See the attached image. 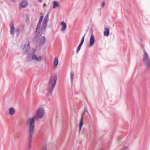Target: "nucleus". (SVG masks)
Wrapping results in <instances>:
<instances>
[{
  "label": "nucleus",
  "mask_w": 150,
  "mask_h": 150,
  "mask_svg": "<svg viewBox=\"0 0 150 150\" xmlns=\"http://www.w3.org/2000/svg\"><path fill=\"white\" fill-rule=\"evenodd\" d=\"M48 16L47 14L45 17L42 23V25L41 28L39 29L40 26L41 22L38 21L36 28L35 35L34 37V40L36 42L38 40L39 37L41 35L44 33L46 30L47 23V20L48 19Z\"/></svg>",
  "instance_id": "1"
},
{
  "label": "nucleus",
  "mask_w": 150,
  "mask_h": 150,
  "mask_svg": "<svg viewBox=\"0 0 150 150\" xmlns=\"http://www.w3.org/2000/svg\"><path fill=\"white\" fill-rule=\"evenodd\" d=\"M57 81V75H52L48 84V90L47 95L48 96H51L56 84Z\"/></svg>",
  "instance_id": "2"
},
{
  "label": "nucleus",
  "mask_w": 150,
  "mask_h": 150,
  "mask_svg": "<svg viewBox=\"0 0 150 150\" xmlns=\"http://www.w3.org/2000/svg\"><path fill=\"white\" fill-rule=\"evenodd\" d=\"M45 111L43 108L42 107L39 108L37 110L36 112V116H33L32 118L28 119L27 120V124L30 125V123H28V122L32 119L33 118L34 121V126H35V121L38 118L41 119L42 118L44 115Z\"/></svg>",
  "instance_id": "3"
},
{
  "label": "nucleus",
  "mask_w": 150,
  "mask_h": 150,
  "mask_svg": "<svg viewBox=\"0 0 150 150\" xmlns=\"http://www.w3.org/2000/svg\"><path fill=\"white\" fill-rule=\"evenodd\" d=\"M34 121L33 118L29 121L28 123H30L29 127V136L28 137V142L31 143L32 141V138L33 134V132L35 129L34 125Z\"/></svg>",
  "instance_id": "4"
},
{
  "label": "nucleus",
  "mask_w": 150,
  "mask_h": 150,
  "mask_svg": "<svg viewBox=\"0 0 150 150\" xmlns=\"http://www.w3.org/2000/svg\"><path fill=\"white\" fill-rule=\"evenodd\" d=\"M143 51V61L147 68H150V57L144 48Z\"/></svg>",
  "instance_id": "5"
},
{
  "label": "nucleus",
  "mask_w": 150,
  "mask_h": 150,
  "mask_svg": "<svg viewBox=\"0 0 150 150\" xmlns=\"http://www.w3.org/2000/svg\"><path fill=\"white\" fill-rule=\"evenodd\" d=\"M25 43L23 44L24 47L23 49V53L25 54L30 49V42L28 40H25Z\"/></svg>",
  "instance_id": "6"
},
{
  "label": "nucleus",
  "mask_w": 150,
  "mask_h": 150,
  "mask_svg": "<svg viewBox=\"0 0 150 150\" xmlns=\"http://www.w3.org/2000/svg\"><path fill=\"white\" fill-rule=\"evenodd\" d=\"M11 34L12 35H14V32L16 31L17 33V36H18L19 34V31L18 28H15L13 25V22H11L10 24Z\"/></svg>",
  "instance_id": "7"
},
{
  "label": "nucleus",
  "mask_w": 150,
  "mask_h": 150,
  "mask_svg": "<svg viewBox=\"0 0 150 150\" xmlns=\"http://www.w3.org/2000/svg\"><path fill=\"white\" fill-rule=\"evenodd\" d=\"M32 59L35 61L39 62L42 61V58L38 57L36 54H33L32 56Z\"/></svg>",
  "instance_id": "8"
},
{
  "label": "nucleus",
  "mask_w": 150,
  "mask_h": 150,
  "mask_svg": "<svg viewBox=\"0 0 150 150\" xmlns=\"http://www.w3.org/2000/svg\"><path fill=\"white\" fill-rule=\"evenodd\" d=\"M40 36H41L39 37V38H38V40L37 42H36L35 40H34L36 42H39V43L40 45H43L45 42L46 39L45 37L43 36L40 39H39Z\"/></svg>",
  "instance_id": "9"
},
{
  "label": "nucleus",
  "mask_w": 150,
  "mask_h": 150,
  "mask_svg": "<svg viewBox=\"0 0 150 150\" xmlns=\"http://www.w3.org/2000/svg\"><path fill=\"white\" fill-rule=\"evenodd\" d=\"M84 112L82 114L81 116V119L79 124V132H80V131H81L82 127L83 125V119L84 116Z\"/></svg>",
  "instance_id": "10"
},
{
  "label": "nucleus",
  "mask_w": 150,
  "mask_h": 150,
  "mask_svg": "<svg viewBox=\"0 0 150 150\" xmlns=\"http://www.w3.org/2000/svg\"><path fill=\"white\" fill-rule=\"evenodd\" d=\"M95 40L94 36L93 34V32H92L91 35L90 37V45L91 47L95 43Z\"/></svg>",
  "instance_id": "11"
},
{
  "label": "nucleus",
  "mask_w": 150,
  "mask_h": 150,
  "mask_svg": "<svg viewBox=\"0 0 150 150\" xmlns=\"http://www.w3.org/2000/svg\"><path fill=\"white\" fill-rule=\"evenodd\" d=\"M28 2L26 0H23L22 2L20 4V6L21 8H25L28 6Z\"/></svg>",
  "instance_id": "12"
},
{
  "label": "nucleus",
  "mask_w": 150,
  "mask_h": 150,
  "mask_svg": "<svg viewBox=\"0 0 150 150\" xmlns=\"http://www.w3.org/2000/svg\"><path fill=\"white\" fill-rule=\"evenodd\" d=\"M110 34V30L108 27H105L104 28V35L108 37Z\"/></svg>",
  "instance_id": "13"
},
{
  "label": "nucleus",
  "mask_w": 150,
  "mask_h": 150,
  "mask_svg": "<svg viewBox=\"0 0 150 150\" xmlns=\"http://www.w3.org/2000/svg\"><path fill=\"white\" fill-rule=\"evenodd\" d=\"M9 113L10 115H13L15 114L16 110L13 108H11L8 110Z\"/></svg>",
  "instance_id": "14"
},
{
  "label": "nucleus",
  "mask_w": 150,
  "mask_h": 150,
  "mask_svg": "<svg viewBox=\"0 0 150 150\" xmlns=\"http://www.w3.org/2000/svg\"><path fill=\"white\" fill-rule=\"evenodd\" d=\"M74 72L72 71H71L70 73V77L71 86H72L73 82V79H74Z\"/></svg>",
  "instance_id": "15"
},
{
  "label": "nucleus",
  "mask_w": 150,
  "mask_h": 150,
  "mask_svg": "<svg viewBox=\"0 0 150 150\" xmlns=\"http://www.w3.org/2000/svg\"><path fill=\"white\" fill-rule=\"evenodd\" d=\"M63 27L62 28V31H64L67 29V25L66 23L64 22H62L61 23Z\"/></svg>",
  "instance_id": "16"
},
{
  "label": "nucleus",
  "mask_w": 150,
  "mask_h": 150,
  "mask_svg": "<svg viewBox=\"0 0 150 150\" xmlns=\"http://www.w3.org/2000/svg\"><path fill=\"white\" fill-rule=\"evenodd\" d=\"M54 65L55 67H57L58 64V60L57 57H55L53 61Z\"/></svg>",
  "instance_id": "17"
},
{
  "label": "nucleus",
  "mask_w": 150,
  "mask_h": 150,
  "mask_svg": "<svg viewBox=\"0 0 150 150\" xmlns=\"http://www.w3.org/2000/svg\"><path fill=\"white\" fill-rule=\"evenodd\" d=\"M59 3L56 1H54L53 2V8H56L59 6Z\"/></svg>",
  "instance_id": "18"
},
{
  "label": "nucleus",
  "mask_w": 150,
  "mask_h": 150,
  "mask_svg": "<svg viewBox=\"0 0 150 150\" xmlns=\"http://www.w3.org/2000/svg\"><path fill=\"white\" fill-rule=\"evenodd\" d=\"M43 16H41L39 18V21L42 22V21L43 19Z\"/></svg>",
  "instance_id": "19"
},
{
  "label": "nucleus",
  "mask_w": 150,
  "mask_h": 150,
  "mask_svg": "<svg viewBox=\"0 0 150 150\" xmlns=\"http://www.w3.org/2000/svg\"><path fill=\"white\" fill-rule=\"evenodd\" d=\"M81 47V46H80L79 45V46L78 48H77V49L76 50V52H77V53H78V52H79V51L80 50Z\"/></svg>",
  "instance_id": "20"
},
{
  "label": "nucleus",
  "mask_w": 150,
  "mask_h": 150,
  "mask_svg": "<svg viewBox=\"0 0 150 150\" xmlns=\"http://www.w3.org/2000/svg\"><path fill=\"white\" fill-rule=\"evenodd\" d=\"M85 35V34L83 37L81 42H84Z\"/></svg>",
  "instance_id": "21"
},
{
  "label": "nucleus",
  "mask_w": 150,
  "mask_h": 150,
  "mask_svg": "<svg viewBox=\"0 0 150 150\" xmlns=\"http://www.w3.org/2000/svg\"><path fill=\"white\" fill-rule=\"evenodd\" d=\"M105 3L104 2H103L101 4V5L102 8H103L105 5Z\"/></svg>",
  "instance_id": "22"
},
{
  "label": "nucleus",
  "mask_w": 150,
  "mask_h": 150,
  "mask_svg": "<svg viewBox=\"0 0 150 150\" xmlns=\"http://www.w3.org/2000/svg\"><path fill=\"white\" fill-rule=\"evenodd\" d=\"M28 150H30V149L31 148V145H28Z\"/></svg>",
  "instance_id": "23"
},
{
  "label": "nucleus",
  "mask_w": 150,
  "mask_h": 150,
  "mask_svg": "<svg viewBox=\"0 0 150 150\" xmlns=\"http://www.w3.org/2000/svg\"><path fill=\"white\" fill-rule=\"evenodd\" d=\"M128 148L127 146H125L123 148V150H125L127 149V148Z\"/></svg>",
  "instance_id": "24"
},
{
  "label": "nucleus",
  "mask_w": 150,
  "mask_h": 150,
  "mask_svg": "<svg viewBox=\"0 0 150 150\" xmlns=\"http://www.w3.org/2000/svg\"><path fill=\"white\" fill-rule=\"evenodd\" d=\"M11 1L13 2H16V0H11Z\"/></svg>",
  "instance_id": "25"
},
{
  "label": "nucleus",
  "mask_w": 150,
  "mask_h": 150,
  "mask_svg": "<svg viewBox=\"0 0 150 150\" xmlns=\"http://www.w3.org/2000/svg\"><path fill=\"white\" fill-rule=\"evenodd\" d=\"M38 1L39 2L41 3L42 1V0H38Z\"/></svg>",
  "instance_id": "26"
},
{
  "label": "nucleus",
  "mask_w": 150,
  "mask_h": 150,
  "mask_svg": "<svg viewBox=\"0 0 150 150\" xmlns=\"http://www.w3.org/2000/svg\"><path fill=\"white\" fill-rule=\"evenodd\" d=\"M31 143L28 142V145H31Z\"/></svg>",
  "instance_id": "27"
},
{
  "label": "nucleus",
  "mask_w": 150,
  "mask_h": 150,
  "mask_svg": "<svg viewBox=\"0 0 150 150\" xmlns=\"http://www.w3.org/2000/svg\"><path fill=\"white\" fill-rule=\"evenodd\" d=\"M82 45L83 44H81L80 43L79 45L81 47L82 46Z\"/></svg>",
  "instance_id": "28"
},
{
  "label": "nucleus",
  "mask_w": 150,
  "mask_h": 150,
  "mask_svg": "<svg viewBox=\"0 0 150 150\" xmlns=\"http://www.w3.org/2000/svg\"><path fill=\"white\" fill-rule=\"evenodd\" d=\"M46 4H43V6H46Z\"/></svg>",
  "instance_id": "29"
},
{
  "label": "nucleus",
  "mask_w": 150,
  "mask_h": 150,
  "mask_svg": "<svg viewBox=\"0 0 150 150\" xmlns=\"http://www.w3.org/2000/svg\"><path fill=\"white\" fill-rule=\"evenodd\" d=\"M27 61H30V60H29V59H27Z\"/></svg>",
  "instance_id": "30"
},
{
  "label": "nucleus",
  "mask_w": 150,
  "mask_h": 150,
  "mask_svg": "<svg viewBox=\"0 0 150 150\" xmlns=\"http://www.w3.org/2000/svg\"><path fill=\"white\" fill-rule=\"evenodd\" d=\"M42 150H47L46 149V148H44Z\"/></svg>",
  "instance_id": "31"
},
{
  "label": "nucleus",
  "mask_w": 150,
  "mask_h": 150,
  "mask_svg": "<svg viewBox=\"0 0 150 150\" xmlns=\"http://www.w3.org/2000/svg\"><path fill=\"white\" fill-rule=\"evenodd\" d=\"M80 43L83 44V42H81Z\"/></svg>",
  "instance_id": "32"
},
{
  "label": "nucleus",
  "mask_w": 150,
  "mask_h": 150,
  "mask_svg": "<svg viewBox=\"0 0 150 150\" xmlns=\"http://www.w3.org/2000/svg\"><path fill=\"white\" fill-rule=\"evenodd\" d=\"M84 112H88V111L87 110H85Z\"/></svg>",
  "instance_id": "33"
},
{
  "label": "nucleus",
  "mask_w": 150,
  "mask_h": 150,
  "mask_svg": "<svg viewBox=\"0 0 150 150\" xmlns=\"http://www.w3.org/2000/svg\"><path fill=\"white\" fill-rule=\"evenodd\" d=\"M101 150H103V149H101Z\"/></svg>",
  "instance_id": "34"
}]
</instances>
